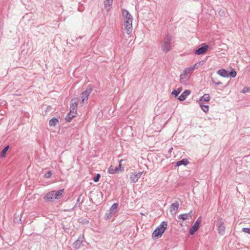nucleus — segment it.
<instances>
[{
  "label": "nucleus",
  "instance_id": "f257e3e1",
  "mask_svg": "<svg viewBox=\"0 0 250 250\" xmlns=\"http://www.w3.org/2000/svg\"><path fill=\"white\" fill-rule=\"evenodd\" d=\"M122 16L124 22V26L126 33L129 35L132 31L133 17L129 12L125 10H122Z\"/></svg>",
  "mask_w": 250,
  "mask_h": 250
},
{
  "label": "nucleus",
  "instance_id": "f03ea898",
  "mask_svg": "<svg viewBox=\"0 0 250 250\" xmlns=\"http://www.w3.org/2000/svg\"><path fill=\"white\" fill-rule=\"evenodd\" d=\"M64 192V189L58 191L52 190L48 192L44 197V199L48 201H53L59 199Z\"/></svg>",
  "mask_w": 250,
  "mask_h": 250
},
{
  "label": "nucleus",
  "instance_id": "7ed1b4c3",
  "mask_svg": "<svg viewBox=\"0 0 250 250\" xmlns=\"http://www.w3.org/2000/svg\"><path fill=\"white\" fill-rule=\"evenodd\" d=\"M167 223L166 221H163L158 227L154 230L152 233L153 238H158L161 237L162 234L167 229Z\"/></svg>",
  "mask_w": 250,
  "mask_h": 250
},
{
  "label": "nucleus",
  "instance_id": "20e7f679",
  "mask_svg": "<svg viewBox=\"0 0 250 250\" xmlns=\"http://www.w3.org/2000/svg\"><path fill=\"white\" fill-rule=\"evenodd\" d=\"M77 105H78V102L77 99H74L72 100L71 103L70 105V111L68 114V117L69 118L68 120V122H70V120L76 116L77 114Z\"/></svg>",
  "mask_w": 250,
  "mask_h": 250
},
{
  "label": "nucleus",
  "instance_id": "39448f33",
  "mask_svg": "<svg viewBox=\"0 0 250 250\" xmlns=\"http://www.w3.org/2000/svg\"><path fill=\"white\" fill-rule=\"evenodd\" d=\"M205 62L203 61H200L194 65L190 66L189 67L186 68L184 70L183 72L186 74L188 75V76L190 77L191 75L193 73V71L195 69H198L201 67H202L204 64Z\"/></svg>",
  "mask_w": 250,
  "mask_h": 250
},
{
  "label": "nucleus",
  "instance_id": "423d86ee",
  "mask_svg": "<svg viewBox=\"0 0 250 250\" xmlns=\"http://www.w3.org/2000/svg\"><path fill=\"white\" fill-rule=\"evenodd\" d=\"M143 173V171H133L131 172L129 175V179L130 182L132 183H136L141 177Z\"/></svg>",
  "mask_w": 250,
  "mask_h": 250
},
{
  "label": "nucleus",
  "instance_id": "0eeeda50",
  "mask_svg": "<svg viewBox=\"0 0 250 250\" xmlns=\"http://www.w3.org/2000/svg\"><path fill=\"white\" fill-rule=\"evenodd\" d=\"M118 207V204L117 203H115L113 204L111 208L109 209V212L108 213H106L105 214L106 219L111 218L115 214L117 211V208Z\"/></svg>",
  "mask_w": 250,
  "mask_h": 250
},
{
  "label": "nucleus",
  "instance_id": "6e6552de",
  "mask_svg": "<svg viewBox=\"0 0 250 250\" xmlns=\"http://www.w3.org/2000/svg\"><path fill=\"white\" fill-rule=\"evenodd\" d=\"M201 45V47H199L198 49L195 51L194 53L196 55H203L205 54L208 51L209 49L208 45H207L205 43H203Z\"/></svg>",
  "mask_w": 250,
  "mask_h": 250
},
{
  "label": "nucleus",
  "instance_id": "1a4fd4ad",
  "mask_svg": "<svg viewBox=\"0 0 250 250\" xmlns=\"http://www.w3.org/2000/svg\"><path fill=\"white\" fill-rule=\"evenodd\" d=\"M170 41V40L168 39H166V41L164 42L162 45L163 50L166 53L169 52L171 49V45Z\"/></svg>",
  "mask_w": 250,
  "mask_h": 250
},
{
  "label": "nucleus",
  "instance_id": "9d476101",
  "mask_svg": "<svg viewBox=\"0 0 250 250\" xmlns=\"http://www.w3.org/2000/svg\"><path fill=\"white\" fill-rule=\"evenodd\" d=\"M201 223L200 221L197 220L193 226L189 230V233L190 235H193L194 233L197 231L200 227V224Z\"/></svg>",
  "mask_w": 250,
  "mask_h": 250
},
{
  "label": "nucleus",
  "instance_id": "9b49d317",
  "mask_svg": "<svg viewBox=\"0 0 250 250\" xmlns=\"http://www.w3.org/2000/svg\"><path fill=\"white\" fill-rule=\"evenodd\" d=\"M91 93L90 89H86L81 94V99L82 103L87 101L90 93Z\"/></svg>",
  "mask_w": 250,
  "mask_h": 250
},
{
  "label": "nucleus",
  "instance_id": "f8f14e48",
  "mask_svg": "<svg viewBox=\"0 0 250 250\" xmlns=\"http://www.w3.org/2000/svg\"><path fill=\"white\" fill-rule=\"evenodd\" d=\"M179 203L177 202L172 203L170 206V211L172 214H176L179 208Z\"/></svg>",
  "mask_w": 250,
  "mask_h": 250
},
{
  "label": "nucleus",
  "instance_id": "ddd939ff",
  "mask_svg": "<svg viewBox=\"0 0 250 250\" xmlns=\"http://www.w3.org/2000/svg\"><path fill=\"white\" fill-rule=\"evenodd\" d=\"M190 78V77L189 76L182 72L180 77V83H186L187 82L189 81Z\"/></svg>",
  "mask_w": 250,
  "mask_h": 250
},
{
  "label": "nucleus",
  "instance_id": "4468645a",
  "mask_svg": "<svg viewBox=\"0 0 250 250\" xmlns=\"http://www.w3.org/2000/svg\"><path fill=\"white\" fill-rule=\"evenodd\" d=\"M191 91L189 90H186L183 92L178 97V100L180 101H183L186 99L188 95L190 94Z\"/></svg>",
  "mask_w": 250,
  "mask_h": 250
},
{
  "label": "nucleus",
  "instance_id": "2eb2a0df",
  "mask_svg": "<svg viewBox=\"0 0 250 250\" xmlns=\"http://www.w3.org/2000/svg\"><path fill=\"white\" fill-rule=\"evenodd\" d=\"M210 100V96L208 94H205L199 100V104H204V102H208Z\"/></svg>",
  "mask_w": 250,
  "mask_h": 250
},
{
  "label": "nucleus",
  "instance_id": "dca6fc26",
  "mask_svg": "<svg viewBox=\"0 0 250 250\" xmlns=\"http://www.w3.org/2000/svg\"><path fill=\"white\" fill-rule=\"evenodd\" d=\"M113 0H104V8L106 11H109L110 9Z\"/></svg>",
  "mask_w": 250,
  "mask_h": 250
},
{
  "label": "nucleus",
  "instance_id": "f3484780",
  "mask_svg": "<svg viewBox=\"0 0 250 250\" xmlns=\"http://www.w3.org/2000/svg\"><path fill=\"white\" fill-rule=\"evenodd\" d=\"M191 215L190 213H185L179 215L178 218L180 219H182L183 220H189L191 218Z\"/></svg>",
  "mask_w": 250,
  "mask_h": 250
},
{
  "label": "nucleus",
  "instance_id": "a211bd4d",
  "mask_svg": "<svg viewBox=\"0 0 250 250\" xmlns=\"http://www.w3.org/2000/svg\"><path fill=\"white\" fill-rule=\"evenodd\" d=\"M217 74L223 77H228L229 76L228 72L224 69L218 70Z\"/></svg>",
  "mask_w": 250,
  "mask_h": 250
},
{
  "label": "nucleus",
  "instance_id": "6ab92c4d",
  "mask_svg": "<svg viewBox=\"0 0 250 250\" xmlns=\"http://www.w3.org/2000/svg\"><path fill=\"white\" fill-rule=\"evenodd\" d=\"M118 172H119V168L117 167H114L111 166L108 168V173L110 174H114Z\"/></svg>",
  "mask_w": 250,
  "mask_h": 250
},
{
  "label": "nucleus",
  "instance_id": "aec40b11",
  "mask_svg": "<svg viewBox=\"0 0 250 250\" xmlns=\"http://www.w3.org/2000/svg\"><path fill=\"white\" fill-rule=\"evenodd\" d=\"M59 123V120L56 118H53L49 122L50 126H54Z\"/></svg>",
  "mask_w": 250,
  "mask_h": 250
},
{
  "label": "nucleus",
  "instance_id": "412c9836",
  "mask_svg": "<svg viewBox=\"0 0 250 250\" xmlns=\"http://www.w3.org/2000/svg\"><path fill=\"white\" fill-rule=\"evenodd\" d=\"M188 163H189V162L188 161V160L184 159L181 161L177 162L176 166H181L182 165H183L184 166H186Z\"/></svg>",
  "mask_w": 250,
  "mask_h": 250
},
{
  "label": "nucleus",
  "instance_id": "4be33fe9",
  "mask_svg": "<svg viewBox=\"0 0 250 250\" xmlns=\"http://www.w3.org/2000/svg\"><path fill=\"white\" fill-rule=\"evenodd\" d=\"M217 230L219 234L221 235H224L225 233V227L224 226H220V227L217 228Z\"/></svg>",
  "mask_w": 250,
  "mask_h": 250
},
{
  "label": "nucleus",
  "instance_id": "5701e85b",
  "mask_svg": "<svg viewBox=\"0 0 250 250\" xmlns=\"http://www.w3.org/2000/svg\"><path fill=\"white\" fill-rule=\"evenodd\" d=\"M202 109L206 113L208 112L209 110V107L207 105H204V104H199Z\"/></svg>",
  "mask_w": 250,
  "mask_h": 250
},
{
  "label": "nucleus",
  "instance_id": "b1692460",
  "mask_svg": "<svg viewBox=\"0 0 250 250\" xmlns=\"http://www.w3.org/2000/svg\"><path fill=\"white\" fill-rule=\"evenodd\" d=\"M217 228L220 227V226H224V223L222 218H219L217 220Z\"/></svg>",
  "mask_w": 250,
  "mask_h": 250
},
{
  "label": "nucleus",
  "instance_id": "393cba45",
  "mask_svg": "<svg viewBox=\"0 0 250 250\" xmlns=\"http://www.w3.org/2000/svg\"><path fill=\"white\" fill-rule=\"evenodd\" d=\"M9 146H5L4 149L2 150L1 153H0V156L2 158L5 157V154L8 150Z\"/></svg>",
  "mask_w": 250,
  "mask_h": 250
},
{
  "label": "nucleus",
  "instance_id": "a878e982",
  "mask_svg": "<svg viewBox=\"0 0 250 250\" xmlns=\"http://www.w3.org/2000/svg\"><path fill=\"white\" fill-rule=\"evenodd\" d=\"M124 161L123 159H121L119 162V171H124V167L122 166V162Z\"/></svg>",
  "mask_w": 250,
  "mask_h": 250
},
{
  "label": "nucleus",
  "instance_id": "bb28decb",
  "mask_svg": "<svg viewBox=\"0 0 250 250\" xmlns=\"http://www.w3.org/2000/svg\"><path fill=\"white\" fill-rule=\"evenodd\" d=\"M242 92L244 93L250 92V87H244L242 90Z\"/></svg>",
  "mask_w": 250,
  "mask_h": 250
},
{
  "label": "nucleus",
  "instance_id": "cd10ccee",
  "mask_svg": "<svg viewBox=\"0 0 250 250\" xmlns=\"http://www.w3.org/2000/svg\"><path fill=\"white\" fill-rule=\"evenodd\" d=\"M101 175L99 173L97 174L96 176L93 178V181L95 182H98L99 181Z\"/></svg>",
  "mask_w": 250,
  "mask_h": 250
},
{
  "label": "nucleus",
  "instance_id": "c85d7f7f",
  "mask_svg": "<svg viewBox=\"0 0 250 250\" xmlns=\"http://www.w3.org/2000/svg\"><path fill=\"white\" fill-rule=\"evenodd\" d=\"M52 175V173L50 171H48L46 174H44V177L45 178H50Z\"/></svg>",
  "mask_w": 250,
  "mask_h": 250
},
{
  "label": "nucleus",
  "instance_id": "c756f323",
  "mask_svg": "<svg viewBox=\"0 0 250 250\" xmlns=\"http://www.w3.org/2000/svg\"><path fill=\"white\" fill-rule=\"evenodd\" d=\"M229 75L232 77L234 78L236 76V72L235 71H231Z\"/></svg>",
  "mask_w": 250,
  "mask_h": 250
},
{
  "label": "nucleus",
  "instance_id": "7c9ffc66",
  "mask_svg": "<svg viewBox=\"0 0 250 250\" xmlns=\"http://www.w3.org/2000/svg\"><path fill=\"white\" fill-rule=\"evenodd\" d=\"M242 231L245 233L250 234V228H243Z\"/></svg>",
  "mask_w": 250,
  "mask_h": 250
},
{
  "label": "nucleus",
  "instance_id": "2f4dec72",
  "mask_svg": "<svg viewBox=\"0 0 250 250\" xmlns=\"http://www.w3.org/2000/svg\"><path fill=\"white\" fill-rule=\"evenodd\" d=\"M172 95H174L175 97H177L179 93L176 91V90H173L171 93Z\"/></svg>",
  "mask_w": 250,
  "mask_h": 250
},
{
  "label": "nucleus",
  "instance_id": "473e14b6",
  "mask_svg": "<svg viewBox=\"0 0 250 250\" xmlns=\"http://www.w3.org/2000/svg\"><path fill=\"white\" fill-rule=\"evenodd\" d=\"M79 242V241L78 240H77V241H76L75 242V243H74V247L76 248H78L79 247L77 246V245L78 244Z\"/></svg>",
  "mask_w": 250,
  "mask_h": 250
},
{
  "label": "nucleus",
  "instance_id": "72a5a7b5",
  "mask_svg": "<svg viewBox=\"0 0 250 250\" xmlns=\"http://www.w3.org/2000/svg\"><path fill=\"white\" fill-rule=\"evenodd\" d=\"M182 88L181 87V88H178L176 91L180 94L181 91H182Z\"/></svg>",
  "mask_w": 250,
  "mask_h": 250
},
{
  "label": "nucleus",
  "instance_id": "f704fd0d",
  "mask_svg": "<svg viewBox=\"0 0 250 250\" xmlns=\"http://www.w3.org/2000/svg\"><path fill=\"white\" fill-rule=\"evenodd\" d=\"M215 83L217 85H221L222 84V83L220 81H219V82H215Z\"/></svg>",
  "mask_w": 250,
  "mask_h": 250
},
{
  "label": "nucleus",
  "instance_id": "c9c22d12",
  "mask_svg": "<svg viewBox=\"0 0 250 250\" xmlns=\"http://www.w3.org/2000/svg\"><path fill=\"white\" fill-rule=\"evenodd\" d=\"M19 221H20V222H21V219H19Z\"/></svg>",
  "mask_w": 250,
  "mask_h": 250
}]
</instances>
